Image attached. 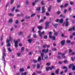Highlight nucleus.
Instances as JSON below:
<instances>
[{
    "mask_svg": "<svg viewBox=\"0 0 75 75\" xmlns=\"http://www.w3.org/2000/svg\"><path fill=\"white\" fill-rule=\"evenodd\" d=\"M35 15V13H33L30 16L31 17H34V16Z\"/></svg>",
    "mask_w": 75,
    "mask_h": 75,
    "instance_id": "obj_37",
    "label": "nucleus"
},
{
    "mask_svg": "<svg viewBox=\"0 0 75 75\" xmlns=\"http://www.w3.org/2000/svg\"><path fill=\"white\" fill-rule=\"evenodd\" d=\"M59 70L58 69L56 71H55V72L56 74L57 75H58V73H59Z\"/></svg>",
    "mask_w": 75,
    "mask_h": 75,
    "instance_id": "obj_17",
    "label": "nucleus"
},
{
    "mask_svg": "<svg viewBox=\"0 0 75 75\" xmlns=\"http://www.w3.org/2000/svg\"><path fill=\"white\" fill-rule=\"evenodd\" d=\"M73 35H72L70 36V39H72L73 38Z\"/></svg>",
    "mask_w": 75,
    "mask_h": 75,
    "instance_id": "obj_53",
    "label": "nucleus"
},
{
    "mask_svg": "<svg viewBox=\"0 0 75 75\" xmlns=\"http://www.w3.org/2000/svg\"><path fill=\"white\" fill-rule=\"evenodd\" d=\"M15 0H11V4H12Z\"/></svg>",
    "mask_w": 75,
    "mask_h": 75,
    "instance_id": "obj_32",
    "label": "nucleus"
},
{
    "mask_svg": "<svg viewBox=\"0 0 75 75\" xmlns=\"http://www.w3.org/2000/svg\"><path fill=\"white\" fill-rule=\"evenodd\" d=\"M54 68H55V67H54V66H52V67H49L50 69V70H52V69H54Z\"/></svg>",
    "mask_w": 75,
    "mask_h": 75,
    "instance_id": "obj_20",
    "label": "nucleus"
},
{
    "mask_svg": "<svg viewBox=\"0 0 75 75\" xmlns=\"http://www.w3.org/2000/svg\"><path fill=\"white\" fill-rule=\"evenodd\" d=\"M57 14H58V15H59L60 14H61V11H57Z\"/></svg>",
    "mask_w": 75,
    "mask_h": 75,
    "instance_id": "obj_35",
    "label": "nucleus"
},
{
    "mask_svg": "<svg viewBox=\"0 0 75 75\" xmlns=\"http://www.w3.org/2000/svg\"><path fill=\"white\" fill-rule=\"evenodd\" d=\"M16 8V7L14 6V7L11 10V11H13L14 10V9H15V8Z\"/></svg>",
    "mask_w": 75,
    "mask_h": 75,
    "instance_id": "obj_44",
    "label": "nucleus"
},
{
    "mask_svg": "<svg viewBox=\"0 0 75 75\" xmlns=\"http://www.w3.org/2000/svg\"><path fill=\"white\" fill-rule=\"evenodd\" d=\"M67 71H68V68L65 69L64 71V72H65V73L67 72Z\"/></svg>",
    "mask_w": 75,
    "mask_h": 75,
    "instance_id": "obj_48",
    "label": "nucleus"
},
{
    "mask_svg": "<svg viewBox=\"0 0 75 75\" xmlns=\"http://www.w3.org/2000/svg\"><path fill=\"white\" fill-rule=\"evenodd\" d=\"M50 22H47L45 23L46 26L45 28V30H47V29L48 28V27L50 25Z\"/></svg>",
    "mask_w": 75,
    "mask_h": 75,
    "instance_id": "obj_4",
    "label": "nucleus"
},
{
    "mask_svg": "<svg viewBox=\"0 0 75 75\" xmlns=\"http://www.w3.org/2000/svg\"><path fill=\"white\" fill-rule=\"evenodd\" d=\"M8 50L9 52H11V50L10 49V48H8Z\"/></svg>",
    "mask_w": 75,
    "mask_h": 75,
    "instance_id": "obj_42",
    "label": "nucleus"
},
{
    "mask_svg": "<svg viewBox=\"0 0 75 75\" xmlns=\"http://www.w3.org/2000/svg\"><path fill=\"white\" fill-rule=\"evenodd\" d=\"M46 15L47 16H50V13H49L48 12H47L46 13Z\"/></svg>",
    "mask_w": 75,
    "mask_h": 75,
    "instance_id": "obj_36",
    "label": "nucleus"
},
{
    "mask_svg": "<svg viewBox=\"0 0 75 75\" xmlns=\"http://www.w3.org/2000/svg\"><path fill=\"white\" fill-rule=\"evenodd\" d=\"M40 8H41V7H38L37 8V10L38 13H40Z\"/></svg>",
    "mask_w": 75,
    "mask_h": 75,
    "instance_id": "obj_11",
    "label": "nucleus"
},
{
    "mask_svg": "<svg viewBox=\"0 0 75 75\" xmlns=\"http://www.w3.org/2000/svg\"><path fill=\"white\" fill-rule=\"evenodd\" d=\"M33 62H34V63H37V61L35 60H33Z\"/></svg>",
    "mask_w": 75,
    "mask_h": 75,
    "instance_id": "obj_51",
    "label": "nucleus"
},
{
    "mask_svg": "<svg viewBox=\"0 0 75 75\" xmlns=\"http://www.w3.org/2000/svg\"><path fill=\"white\" fill-rule=\"evenodd\" d=\"M63 69H67V68H68L66 66H63Z\"/></svg>",
    "mask_w": 75,
    "mask_h": 75,
    "instance_id": "obj_62",
    "label": "nucleus"
},
{
    "mask_svg": "<svg viewBox=\"0 0 75 75\" xmlns=\"http://www.w3.org/2000/svg\"><path fill=\"white\" fill-rule=\"evenodd\" d=\"M23 34V32H20L18 33V35H22Z\"/></svg>",
    "mask_w": 75,
    "mask_h": 75,
    "instance_id": "obj_28",
    "label": "nucleus"
},
{
    "mask_svg": "<svg viewBox=\"0 0 75 75\" xmlns=\"http://www.w3.org/2000/svg\"><path fill=\"white\" fill-rule=\"evenodd\" d=\"M40 67V65L39 64H37V68L38 69H39Z\"/></svg>",
    "mask_w": 75,
    "mask_h": 75,
    "instance_id": "obj_30",
    "label": "nucleus"
},
{
    "mask_svg": "<svg viewBox=\"0 0 75 75\" xmlns=\"http://www.w3.org/2000/svg\"><path fill=\"white\" fill-rule=\"evenodd\" d=\"M44 58L45 59H48V56L47 55H45L44 56Z\"/></svg>",
    "mask_w": 75,
    "mask_h": 75,
    "instance_id": "obj_23",
    "label": "nucleus"
},
{
    "mask_svg": "<svg viewBox=\"0 0 75 75\" xmlns=\"http://www.w3.org/2000/svg\"><path fill=\"white\" fill-rule=\"evenodd\" d=\"M69 53H71V52H72V50H71V49H70L69 50Z\"/></svg>",
    "mask_w": 75,
    "mask_h": 75,
    "instance_id": "obj_49",
    "label": "nucleus"
},
{
    "mask_svg": "<svg viewBox=\"0 0 75 75\" xmlns=\"http://www.w3.org/2000/svg\"><path fill=\"white\" fill-rule=\"evenodd\" d=\"M19 71L20 72V73H21V72H23L24 71V69L23 68H21L20 69Z\"/></svg>",
    "mask_w": 75,
    "mask_h": 75,
    "instance_id": "obj_18",
    "label": "nucleus"
},
{
    "mask_svg": "<svg viewBox=\"0 0 75 75\" xmlns=\"http://www.w3.org/2000/svg\"><path fill=\"white\" fill-rule=\"evenodd\" d=\"M37 28L39 30L38 32V33L40 37L41 38H42V35H43V34H44L45 33V32H44V31H43L42 32H41V31H40V30H42V27L38 26L37 27Z\"/></svg>",
    "mask_w": 75,
    "mask_h": 75,
    "instance_id": "obj_1",
    "label": "nucleus"
},
{
    "mask_svg": "<svg viewBox=\"0 0 75 75\" xmlns=\"http://www.w3.org/2000/svg\"><path fill=\"white\" fill-rule=\"evenodd\" d=\"M36 65L35 64H33L32 67H33V68H35L36 67Z\"/></svg>",
    "mask_w": 75,
    "mask_h": 75,
    "instance_id": "obj_56",
    "label": "nucleus"
},
{
    "mask_svg": "<svg viewBox=\"0 0 75 75\" xmlns=\"http://www.w3.org/2000/svg\"><path fill=\"white\" fill-rule=\"evenodd\" d=\"M45 7H42V11L41 12V13H42V14H44V13H45Z\"/></svg>",
    "mask_w": 75,
    "mask_h": 75,
    "instance_id": "obj_8",
    "label": "nucleus"
},
{
    "mask_svg": "<svg viewBox=\"0 0 75 75\" xmlns=\"http://www.w3.org/2000/svg\"><path fill=\"white\" fill-rule=\"evenodd\" d=\"M11 42H12V41H13V38L12 37H11V36H9V40Z\"/></svg>",
    "mask_w": 75,
    "mask_h": 75,
    "instance_id": "obj_19",
    "label": "nucleus"
},
{
    "mask_svg": "<svg viewBox=\"0 0 75 75\" xmlns=\"http://www.w3.org/2000/svg\"><path fill=\"white\" fill-rule=\"evenodd\" d=\"M52 51H57V49L56 48H52Z\"/></svg>",
    "mask_w": 75,
    "mask_h": 75,
    "instance_id": "obj_29",
    "label": "nucleus"
},
{
    "mask_svg": "<svg viewBox=\"0 0 75 75\" xmlns=\"http://www.w3.org/2000/svg\"><path fill=\"white\" fill-rule=\"evenodd\" d=\"M43 38L44 39H47L48 37H47V36H44Z\"/></svg>",
    "mask_w": 75,
    "mask_h": 75,
    "instance_id": "obj_46",
    "label": "nucleus"
},
{
    "mask_svg": "<svg viewBox=\"0 0 75 75\" xmlns=\"http://www.w3.org/2000/svg\"><path fill=\"white\" fill-rule=\"evenodd\" d=\"M63 21L64 20H63V19L62 18L60 20L59 22H60V23H63Z\"/></svg>",
    "mask_w": 75,
    "mask_h": 75,
    "instance_id": "obj_22",
    "label": "nucleus"
},
{
    "mask_svg": "<svg viewBox=\"0 0 75 75\" xmlns=\"http://www.w3.org/2000/svg\"><path fill=\"white\" fill-rule=\"evenodd\" d=\"M65 42V40H63L61 42V44H62V45H64Z\"/></svg>",
    "mask_w": 75,
    "mask_h": 75,
    "instance_id": "obj_13",
    "label": "nucleus"
},
{
    "mask_svg": "<svg viewBox=\"0 0 75 75\" xmlns=\"http://www.w3.org/2000/svg\"><path fill=\"white\" fill-rule=\"evenodd\" d=\"M21 52H23L24 51V47H22L21 48Z\"/></svg>",
    "mask_w": 75,
    "mask_h": 75,
    "instance_id": "obj_24",
    "label": "nucleus"
},
{
    "mask_svg": "<svg viewBox=\"0 0 75 75\" xmlns=\"http://www.w3.org/2000/svg\"><path fill=\"white\" fill-rule=\"evenodd\" d=\"M69 19L68 18H67L66 19V22L64 23L65 24L66 26L67 27L68 25V24L69 23V22L68 21H68Z\"/></svg>",
    "mask_w": 75,
    "mask_h": 75,
    "instance_id": "obj_6",
    "label": "nucleus"
},
{
    "mask_svg": "<svg viewBox=\"0 0 75 75\" xmlns=\"http://www.w3.org/2000/svg\"><path fill=\"white\" fill-rule=\"evenodd\" d=\"M65 53H61V52H58V56H57V58L59 59L60 58H61V55H62V57L63 58H66V57L64 56L65 55Z\"/></svg>",
    "mask_w": 75,
    "mask_h": 75,
    "instance_id": "obj_2",
    "label": "nucleus"
},
{
    "mask_svg": "<svg viewBox=\"0 0 75 75\" xmlns=\"http://www.w3.org/2000/svg\"><path fill=\"white\" fill-rule=\"evenodd\" d=\"M9 22H10V23H12L13 21V20L11 19H10L9 20Z\"/></svg>",
    "mask_w": 75,
    "mask_h": 75,
    "instance_id": "obj_45",
    "label": "nucleus"
},
{
    "mask_svg": "<svg viewBox=\"0 0 75 75\" xmlns=\"http://www.w3.org/2000/svg\"><path fill=\"white\" fill-rule=\"evenodd\" d=\"M35 5V3L34 2H33L32 3V6H34Z\"/></svg>",
    "mask_w": 75,
    "mask_h": 75,
    "instance_id": "obj_54",
    "label": "nucleus"
},
{
    "mask_svg": "<svg viewBox=\"0 0 75 75\" xmlns=\"http://www.w3.org/2000/svg\"><path fill=\"white\" fill-rule=\"evenodd\" d=\"M53 25L54 27H55V28H57V26L58 25V24H57L55 23V24H53Z\"/></svg>",
    "mask_w": 75,
    "mask_h": 75,
    "instance_id": "obj_15",
    "label": "nucleus"
},
{
    "mask_svg": "<svg viewBox=\"0 0 75 75\" xmlns=\"http://www.w3.org/2000/svg\"><path fill=\"white\" fill-rule=\"evenodd\" d=\"M15 23L16 24H17L18 23V20H16V21L15 22Z\"/></svg>",
    "mask_w": 75,
    "mask_h": 75,
    "instance_id": "obj_55",
    "label": "nucleus"
},
{
    "mask_svg": "<svg viewBox=\"0 0 75 75\" xmlns=\"http://www.w3.org/2000/svg\"><path fill=\"white\" fill-rule=\"evenodd\" d=\"M2 61H3V62H5V61H6V60H5V58H4V57H2Z\"/></svg>",
    "mask_w": 75,
    "mask_h": 75,
    "instance_id": "obj_31",
    "label": "nucleus"
},
{
    "mask_svg": "<svg viewBox=\"0 0 75 75\" xmlns=\"http://www.w3.org/2000/svg\"><path fill=\"white\" fill-rule=\"evenodd\" d=\"M51 9V6L50 5L49 7L48 8V11H50Z\"/></svg>",
    "mask_w": 75,
    "mask_h": 75,
    "instance_id": "obj_14",
    "label": "nucleus"
},
{
    "mask_svg": "<svg viewBox=\"0 0 75 75\" xmlns=\"http://www.w3.org/2000/svg\"><path fill=\"white\" fill-rule=\"evenodd\" d=\"M39 52L41 53V56L42 57V60H43L44 59L43 57H44V54L43 53H41V50H40Z\"/></svg>",
    "mask_w": 75,
    "mask_h": 75,
    "instance_id": "obj_7",
    "label": "nucleus"
},
{
    "mask_svg": "<svg viewBox=\"0 0 75 75\" xmlns=\"http://www.w3.org/2000/svg\"><path fill=\"white\" fill-rule=\"evenodd\" d=\"M74 65V64H71L69 65V69H71V68H73Z\"/></svg>",
    "mask_w": 75,
    "mask_h": 75,
    "instance_id": "obj_10",
    "label": "nucleus"
},
{
    "mask_svg": "<svg viewBox=\"0 0 75 75\" xmlns=\"http://www.w3.org/2000/svg\"><path fill=\"white\" fill-rule=\"evenodd\" d=\"M68 6V4H65L64 5V7H67Z\"/></svg>",
    "mask_w": 75,
    "mask_h": 75,
    "instance_id": "obj_39",
    "label": "nucleus"
},
{
    "mask_svg": "<svg viewBox=\"0 0 75 75\" xmlns=\"http://www.w3.org/2000/svg\"><path fill=\"white\" fill-rule=\"evenodd\" d=\"M66 42L68 43H70V42H71V41L68 40Z\"/></svg>",
    "mask_w": 75,
    "mask_h": 75,
    "instance_id": "obj_43",
    "label": "nucleus"
},
{
    "mask_svg": "<svg viewBox=\"0 0 75 75\" xmlns=\"http://www.w3.org/2000/svg\"><path fill=\"white\" fill-rule=\"evenodd\" d=\"M36 73H37L38 74H41L42 73V72H41V71H36Z\"/></svg>",
    "mask_w": 75,
    "mask_h": 75,
    "instance_id": "obj_25",
    "label": "nucleus"
},
{
    "mask_svg": "<svg viewBox=\"0 0 75 75\" xmlns=\"http://www.w3.org/2000/svg\"><path fill=\"white\" fill-rule=\"evenodd\" d=\"M15 11L16 12H19L20 11L18 9H16Z\"/></svg>",
    "mask_w": 75,
    "mask_h": 75,
    "instance_id": "obj_61",
    "label": "nucleus"
},
{
    "mask_svg": "<svg viewBox=\"0 0 75 75\" xmlns=\"http://www.w3.org/2000/svg\"><path fill=\"white\" fill-rule=\"evenodd\" d=\"M51 38H52L53 40H55V36H53L52 37L51 36Z\"/></svg>",
    "mask_w": 75,
    "mask_h": 75,
    "instance_id": "obj_27",
    "label": "nucleus"
},
{
    "mask_svg": "<svg viewBox=\"0 0 75 75\" xmlns=\"http://www.w3.org/2000/svg\"><path fill=\"white\" fill-rule=\"evenodd\" d=\"M3 57H6V54H5V53H3Z\"/></svg>",
    "mask_w": 75,
    "mask_h": 75,
    "instance_id": "obj_41",
    "label": "nucleus"
},
{
    "mask_svg": "<svg viewBox=\"0 0 75 75\" xmlns=\"http://www.w3.org/2000/svg\"><path fill=\"white\" fill-rule=\"evenodd\" d=\"M41 57H39L38 59V62H40L41 61Z\"/></svg>",
    "mask_w": 75,
    "mask_h": 75,
    "instance_id": "obj_21",
    "label": "nucleus"
},
{
    "mask_svg": "<svg viewBox=\"0 0 75 75\" xmlns=\"http://www.w3.org/2000/svg\"><path fill=\"white\" fill-rule=\"evenodd\" d=\"M42 52H45V53H47L48 52V49H47L46 50L45 49H43L42 51Z\"/></svg>",
    "mask_w": 75,
    "mask_h": 75,
    "instance_id": "obj_9",
    "label": "nucleus"
},
{
    "mask_svg": "<svg viewBox=\"0 0 75 75\" xmlns=\"http://www.w3.org/2000/svg\"><path fill=\"white\" fill-rule=\"evenodd\" d=\"M27 75V73L26 72H25L24 73H23L21 74V75Z\"/></svg>",
    "mask_w": 75,
    "mask_h": 75,
    "instance_id": "obj_26",
    "label": "nucleus"
},
{
    "mask_svg": "<svg viewBox=\"0 0 75 75\" xmlns=\"http://www.w3.org/2000/svg\"><path fill=\"white\" fill-rule=\"evenodd\" d=\"M70 4L71 5H72L73 4H74V3L72 2H70Z\"/></svg>",
    "mask_w": 75,
    "mask_h": 75,
    "instance_id": "obj_60",
    "label": "nucleus"
},
{
    "mask_svg": "<svg viewBox=\"0 0 75 75\" xmlns=\"http://www.w3.org/2000/svg\"><path fill=\"white\" fill-rule=\"evenodd\" d=\"M75 25L73 27V31H75Z\"/></svg>",
    "mask_w": 75,
    "mask_h": 75,
    "instance_id": "obj_64",
    "label": "nucleus"
},
{
    "mask_svg": "<svg viewBox=\"0 0 75 75\" xmlns=\"http://www.w3.org/2000/svg\"><path fill=\"white\" fill-rule=\"evenodd\" d=\"M6 43H7V45H6L7 47H8L11 46V45H10V42H9V40L8 39H7L6 40Z\"/></svg>",
    "mask_w": 75,
    "mask_h": 75,
    "instance_id": "obj_5",
    "label": "nucleus"
},
{
    "mask_svg": "<svg viewBox=\"0 0 75 75\" xmlns=\"http://www.w3.org/2000/svg\"><path fill=\"white\" fill-rule=\"evenodd\" d=\"M25 18H27V19H29V18H30V17L26 16H25Z\"/></svg>",
    "mask_w": 75,
    "mask_h": 75,
    "instance_id": "obj_40",
    "label": "nucleus"
},
{
    "mask_svg": "<svg viewBox=\"0 0 75 75\" xmlns=\"http://www.w3.org/2000/svg\"><path fill=\"white\" fill-rule=\"evenodd\" d=\"M16 75H20V73L19 72H17L16 74Z\"/></svg>",
    "mask_w": 75,
    "mask_h": 75,
    "instance_id": "obj_57",
    "label": "nucleus"
},
{
    "mask_svg": "<svg viewBox=\"0 0 75 75\" xmlns=\"http://www.w3.org/2000/svg\"><path fill=\"white\" fill-rule=\"evenodd\" d=\"M72 30V28H70L69 29L68 31H71Z\"/></svg>",
    "mask_w": 75,
    "mask_h": 75,
    "instance_id": "obj_63",
    "label": "nucleus"
},
{
    "mask_svg": "<svg viewBox=\"0 0 75 75\" xmlns=\"http://www.w3.org/2000/svg\"><path fill=\"white\" fill-rule=\"evenodd\" d=\"M58 33L57 32H55V33H54V35H58Z\"/></svg>",
    "mask_w": 75,
    "mask_h": 75,
    "instance_id": "obj_33",
    "label": "nucleus"
},
{
    "mask_svg": "<svg viewBox=\"0 0 75 75\" xmlns=\"http://www.w3.org/2000/svg\"><path fill=\"white\" fill-rule=\"evenodd\" d=\"M72 71H75V66H74L72 68Z\"/></svg>",
    "mask_w": 75,
    "mask_h": 75,
    "instance_id": "obj_38",
    "label": "nucleus"
},
{
    "mask_svg": "<svg viewBox=\"0 0 75 75\" xmlns=\"http://www.w3.org/2000/svg\"><path fill=\"white\" fill-rule=\"evenodd\" d=\"M28 42H29V43L30 44H31V42H32V41H33V40L31 39H29L28 40Z\"/></svg>",
    "mask_w": 75,
    "mask_h": 75,
    "instance_id": "obj_16",
    "label": "nucleus"
},
{
    "mask_svg": "<svg viewBox=\"0 0 75 75\" xmlns=\"http://www.w3.org/2000/svg\"><path fill=\"white\" fill-rule=\"evenodd\" d=\"M33 37L34 38H37V35H36V34L34 35H33Z\"/></svg>",
    "mask_w": 75,
    "mask_h": 75,
    "instance_id": "obj_50",
    "label": "nucleus"
},
{
    "mask_svg": "<svg viewBox=\"0 0 75 75\" xmlns=\"http://www.w3.org/2000/svg\"><path fill=\"white\" fill-rule=\"evenodd\" d=\"M25 3L26 4L28 5V3H29V2L28 1V0H26V1L25 2Z\"/></svg>",
    "mask_w": 75,
    "mask_h": 75,
    "instance_id": "obj_34",
    "label": "nucleus"
},
{
    "mask_svg": "<svg viewBox=\"0 0 75 75\" xmlns=\"http://www.w3.org/2000/svg\"><path fill=\"white\" fill-rule=\"evenodd\" d=\"M49 69H50V67L46 68V70L47 71H48Z\"/></svg>",
    "mask_w": 75,
    "mask_h": 75,
    "instance_id": "obj_52",
    "label": "nucleus"
},
{
    "mask_svg": "<svg viewBox=\"0 0 75 75\" xmlns=\"http://www.w3.org/2000/svg\"><path fill=\"white\" fill-rule=\"evenodd\" d=\"M47 47V44H45L42 47L43 48H45V47Z\"/></svg>",
    "mask_w": 75,
    "mask_h": 75,
    "instance_id": "obj_58",
    "label": "nucleus"
},
{
    "mask_svg": "<svg viewBox=\"0 0 75 75\" xmlns=\"http://www.w3.org/2000/svg\"><path fill=\"white\" fill-rule=\"evenodd\" d=\"M20 39H18L17 41H15V40H14V42L15 43V47L17 48L18 47V45H17V44H18V42H20Z\"/></svg>",
    "mask_w": 75,
    "mask_h": 75,
    "instance_id": "obj_3",
    "label": "nucleus"
},
{
    "mask_svg": "<svg viewBox=\"0 0 75 75\" xmlns=\"http://www.w3.org/2000/svg\"><path fill=\"white\" fill-rule=\"evenodd\" d=\"M61 1H62V0H57V1L58 3H60V2Z\"/></svg>",
    "mask_w": 75,
    "mask_h": 75,
    "instance_id": "obj_59",
    "label": "nucleus"
},
{
    "mask_svg": "<svg viewBox=\"0 0 75 75\" xmlns=\"http://www.w3.org/2000/svg\"><path fill=\"white\" fill-rule=\"evenodd\" d=\"M49 37L50 38H51V34H52V32H49Z\"/></svg>",
    "mask_w": 75,
    "mask_h": 75,
    "instance_id": "obj_12",
    "label": "nucleus"
},
{
    "mask_svg": "<svg viewBox=\"0 0 75 75\" xmlns=\"http://www.w3.org/2000/svg\"><path fill=\"white\" fill-rule=\"evenodd\" d=\"M67 9H65L64 11V14H65L66 13H67Z\"/></svg>",
    "mask_w": 75,
    "mask_h": 75,
    "instance_id": "obj_47",
    "label": "nucleus"
}]
</instances>
